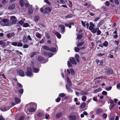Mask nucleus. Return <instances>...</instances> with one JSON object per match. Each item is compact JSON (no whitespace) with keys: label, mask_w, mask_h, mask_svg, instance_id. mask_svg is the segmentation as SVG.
<instances>
[{"label":"nucleus","mask_w":120,"mask_h":120,"mask_svg":"<svg viewBox=\"0 0 120 120\" xmlns=\"http://www.w3.org/2000/svg\"><path fill=\"white\" fill-rule=\"evenodd\" d=\"M90 26L89 27V29L93 33H95L96 32L98 29L97 28H94V27L95 26L92 22H90Z\"/></svg>","instance_id":"1"},{"label":"nucleus","mask_w":120,"mask_h":120,"mask_svg":"<svg viewBox=\"0 0 120 120\" xmlns=\"http://www.w3.org/2000/svg\"><path fill=\"white\" fill-rule=\"evenodd\" d=\"M67 83L68 84L66 85V87L67 89L68 90V91L69 92H72V90L70 88L69 86H72V84L71 82V81L68 77H67Z\"/></svg>","instance_id":"2"},{"label":"nucleus","mask_w":120,"mask_h":120,"mask_svg":"<svg viewBox=\"0 0 120 120\" xmlns=\"http://www.w3.org/2000/svg\"><path fill=\"white\" fill-rule=\"evenodd\" d=\"M26 75V76L30 77L33 75L32 70L30 67H28L27 68Z\"/></svg>","instance_id":"3"},{"label":"nucleus","mask_w":120,"mask_h":120,"mask_svg":"<svg viewBox=\"0 0 120 120\" xmlns=\"http://www.w3.org/2000/svg\"><path fill=\"white\" fill-rule=\"evenodd\" d=\"M51 9V8H50L49 7H47L45 8L44 13L48 14L50 12Z\"/></svg>","instance_id":"4"},{"label":"nucleus","mask_w":120,"mask_h":120,"mask_svg":"<svg viewBox=\"0 0 120 120\" xmlns=\"http://www.w3.org/2000/svg\"><path fill=\"white\" fill-rule=\"evenodd\" d=\"M7 19H4L2 20H1L0 21V24L2 26H4L6 24V22H7Z\"/></svg>","instance_id":"5"},{"label":"nucleus","mask_w":120,"mask_h":120,"mask_svg":"<svg viewBox=\"0 0 120 120\" xmlns=\"http://www.w3.org/2000/svg\"><path fill=\"white\" fill-rule=\"evenodd\" d=\"M59 27L60 28L61 33L63 34L65 32V26L63 25H60L59 26Z\"/></svg>","instance_id":"6"},{"label":"nucleus","mask_w":120,"mask_h":120,"mask_svg":"<svg viewBox=\"0 0 120 120\" xmlns=\"http://www.w3.org/2000/svg\"><path fill=\"white\" fill-rule=\"evenodd\" d=\"M15 8V5L14 4H10L8 7L9 10H11L14 9Z\"/></svg>","instance_id":"7"},{"label":"nucleus","mask_w":120,"mask_h":120,"mask_svg":"<svg viewBox=\"0 0 120 120\" xmlns=\"http://www.w3.org/2000/svg\"><path fill=\"white\" fill-rule=\"evenodd\" d=\"M27 2V0H20L19 3L20 6L21 7L24 6L25 3Z\"/></svg>","instance_id":"8"},{"label":"nucleus","mask_w":120,"mask_h":120,"mask_svg":"<svg viewBox=\"0 0 120 120\" xmlns=\"http://www.w3.org/2000/svg\"><path fill=\"white\" fill-rule=\"evenodd\" d=\"M70 61L72 64H77L75 60V59L74 58H70Z\"/></svg>","instance_id":"9"},{"label":"nucleus","mask_w":120,"mask_h":120,"mask_svg":"<svg viewBox=\"0 0 120 120\" xmlns=\"http://www.w3.org/2000/svg\"><path fill=\"white\" fill-rule=\"evenodd\" d=\"M34 10V9L32 7H30L28 9V14H32Z\"/></svg>","instance_id":"10"},{"label":"nucleus","mask_w":120,"mask_h":120,"mask_svg":"<svg viewBox=\"0 0 120 120\" xmlns=\"http://www.w3.org/2000/svg\"><path fill=\"white\" fill-rule=\"evenodd\" d=\"M69 117L71 120H75L76 118V116L74 115L70 116Z\"/></svg>","instance_id":"11"},{"label":"nucleus","mask_w":120,"mask_h":120,"mask_svg":"<svg viewBox=\"0 0 120 120\" xmlns=\"http://www.w3.org/2000/svg\"><path fill=\"white\" fill-rule=\"evenodd\" d=\"M19 74L20 75L22 76H24V72L21 70H20L19 71Z\"/></svg>","instance_id":"12"},{"label":"nucleus","mask_w":120,"mask_h":120,"mask_svg":"<svg viewBox=\"0 0 120 120\" xmlns=\"http://www.w3.org/2000/svg\"><path fill=\"white\" fill-rule=\"evenodd\" d=\"M75 57L77 62H79V55L78 54H76L75 55Z\"/></svg>","instance_id":"13"},{"label":"nucleus","mask_w":120,"mask_h":120,"mask_svg":"<svg viewBox=\"0 0 120 120\" xmlns=\"http://www.w3.org/2000/svg\"><path fill=\"white\" fill-rule=\"evenodd\" d=\"M15 103L17 104L19 103L20 102V99L16 97L15 98Z\"/></svg>","instance_id":"14"},{"label":"nucleus","mask_w":120,"mask_h":120,"mask_svg":"<svg viewBox=\"0 0 120 120\" xmlns=\"http://www.w3.org/2000/svg\"><path fill=\"white\" fill-rule=\"evenodd\" d=\"M106 71L107 73L109 74H111L112 73V69L110 68H108L106 69Z\"/></svg>","instance_id":"15"},{"label":"nucleus","mask_w":120,"mask_h":120,"mask_svg":"<svg viewBox=\"0 0 120 120\" xmlns=\"http://www.w3.org/2000/svg\"><path fill=\"white\" fill-rule=\"evenodd\" d=\"M73 16V15L71 14H69L65 16V17L66 18H71Z\"/></svg>","instance_id":"16"},{"label":"nucleus","mask_w":120,"mask_h":120,"mask_svg":"<svg viewBox=\"0 0 120 120\" xmlns=\"http://www.w3.org/2000/svg\"><path fill=\"white\" fill-rule=\"evenodd\" d=\"M55 34L58 38L59 39L61 38V35L59 33L56 32L55 33Z\"/></svg>","instance_id":"17"},{"label":"nucleus","mask_w":120,"mask_h":120,"mask_svg":"<svg viewBox=\"0 0 120 120\" xmlns=\"http://www.w3.org/2000/svg\"><path fill=\"white\" fill-rule=\"evenodd\" d=\"M36 36L38 38H40L41 37V34L38 32H37L36 34Z\"/></svg>","instance_id":"18"},{"label":"nucleus","mask_w":120,"mask_h":120,"mask_svg":"<svg viewBox=\"0 0 120 120\" xmlns=\"http://www.w3.org/2000/svg\"><path fill=\"white\" fill-rule=\"evenodd\" d=\"M11 25V22L8 21V20H7V22H6V24H5V26H9Z\"/></svg>","instance_id":"19"},{"label":"nucleus","mask_w":120,"mask_h":120,"mask_svg":"<svg viewBox=\"0 0 120 120\" xmlns=\"http://www.w3.org/2000/svg\"><path fill=\"white\" fill-rule=\"evenodd\" d=\"M42 47L43 49H45L47 51H49V50L50 48L49 47L47 46H42Z\"/></svg>","instance_id":"20"},{"label":"nucleus","mask_w":120,"mask_h":120,"mask_svg":"<svg viewBox=\"0 0 120 120\" xmlns=\"http://www.w3.org/2000/svg\"><path fill=\"white\" fill-rule=\"evenodd\" d=\"M101 90V88H98L95 90L94 91V93H96L98 92H100Z\"/></svg>","instance_id":"21"},{"label":"nucleus","mask_w":120,"mask_h":120,"mask_svg":"<svg viewBox=\"0 0 120 120\" xmlns=\"http://www.w3.org/2000/svg\"><path fill=\"white\" fill-rule=\"evenodd\" d=\"M62 115V113H59L57 114L56 115V117L57 118H59Z\"/></svg>","instance_id":"22"},{"label":"nucleus","mask_w":120,"mask_h":120,"mask_svg":"<svg viewBox=\"0 0 120 120\" xmlns=\"http://www.w3.org/2000/svg\"><path fill=\"white\" fill-rule=\"evenodd\" d=\"M80 94L82 95H86L88 94L87 92L83 91H81L80 92Z\"/></svg>","instance_id":"23"},{"label":"nucleus","mask_w":120,"mask_h":120,"mask_svg":"<svg viewBox=\"0 0 120 120\" xmlns=\"http://www.w3.org/2000/svg\"><path fill=\"white\" fill-rule=\"evenodd\" d=\"M22 40L23 42L24 43H26L27 42V39L25 36H24L22 39Z\"/></svg>","instance_id":"24"},{"label":"nucleus","mask_w":120,"mask_h":120,"mask_svg":"<svg viewBox=\"0 0 120 120\" xmlns=\"http://www.w3.org/2000/svg\"><path fill=\"white\" fill-rule=\"evenodd\" d=\"M33 70L34 72L35 73L38 72L39 70L38 68H33Z\"/></svg>","instance_id":"25"},{"label":"nucleus","mask_w":120,"mask_h":120,"mask_svg":"<svg viewBox=\"0 0 120 120\" xmlns=\"http://www.w3.org/2000/svg\"><path fill=\"white\" fill-rule=\"evenodd\" d=\"M104 23L103 21L102 20L100 21L98 23V27H100L101 25H102Z\"/></svg>","instance_id":"26"},{"label":"nucleus","mask_w":120,"mask_h":120,"mask_svg":"<svg viewBox=\"0 0 120 120\" xmlns=\"http://www.w3.org/2000/svg\"><path fill=\"white\" fill-rule=\"evenodd\" d=\"M35 110V109L34 108H30L29 109V111L31 112H34Z\"/></svg>","instance_id":"27"},{"label":"nucleus","mask_w":120,"mask_h":120,"mask_svg":"<svg viewBox=\"0 0 120 120\" xmlns=\"http://www.w3.org/2000/svg\"><path fill=\"white\" fill-rule=\"evenodd\" d=\"M49 50L53 52H55L56 51V49L52 47Z\"/></svg>","instance_id":"28"},{"label":"nucleus","mask_w":120,"mask_h":120,"mask_svg":"<svg viewBox=\"0 0 120 120\" xmlns=\"http://www.w3.org/2000/svg\"><path fill=\"white\" fill-rule=\"evenodd\" d=\"M103 46L105 47H107L108 46V43L107 41H105L103 43Z\"/></svg>","instance_id":"29"},{"label":"nucleus","mask_w":120,"mask_h":120,"mask_svg":"<svg viewBox=\"0 0 120 120\" xmlns=\"http://www.w3.org/2000/svg\"><path fill=\"white\" fill-rule=\"evenodd\" d=\"M38 60L39 61H42L43 60V58L42 57L39 56L38 57Z\"/></svg>","instance_id":"30"},{"label":"nucleus","mask_w":120,"mask_h":120,"mask_svg":"<svg viewBox=\"0 0 120 120\" xmlns=\"http://www.w3.org/2000/svg\"><path fill=\"white\" fill-rule=\"evenodd\" d=\"M16 86L17 87H19V88H22V85L21 84L18 82L17 83L16 85Z\"/></svg>","instance_id":"31"},{"label":"nucleus","mask_w":120,"mask_h":120,"mask_svg":"<svg viewBox=\"0 0 120 120\" xmlns=\"http://www.w3.org/2000/svg\"><path fill=\"white\" fill-rule=\"evenodd\" d=\"M86 105V103L85 102L83 103L81 105L80 107L82 109L84 108L85 106Z\"/></svg>","instance_id":"32"},{"label":"nucleus","mask_w":120,"mask_h":120,"mask_svg":"<svg viewBox=\"0 0 120 120\" xmlns=\"http://www.w3.org/2000/svg\"><path fill=\"white\" fill-rule=\"evenodd\" d=\"M9 108H9L8 109H6V108L5 107H3L1 109V110L3 111H6Z\"/></svg>","instance_id":"33"},{"label":"nucleus","mask_w":120,"mask_h":120,"mask_svg":"<svg viewBox=\"0 0 120 120\" xmlns=\"http://www.w3.org/2000/svg\"><path fill=\"white\" fill-rule=\"evenodd\" d=\"M29 26V24L27 23H24L23 25V27H28Z\"/></svg>","instance_id":"34"},{"label":"nucleus","mask_w":120,"mask_h":120,"mask_svg":"<svg viewBox=\"0 0 120 120\" xmlns=\"http://www.w3.org/2000/svg\"><path fill=\"white\" fill-rule=\"evenodd\" d=\"M84 41L81 42L79 43H78L77 45V46H82L84 43Z\"/></svg>","instance_id":"35"},{"label":"nucleus","mask_w":120,"mask_h":120,"mask_svg":"<svg viewBox=\"0 0 120 120\" xmlns=\"http://www.w3.org/2000/svg\"><path fill=\"white\" fill-rule=\"evenodd\" d=\"M75 108V105H72L70 107V109L72 110H74Z\"/></svg>","instance_id":"36"},{"label":"nucleus","mask_w":120,"mask_h":120,"mask_svg":"<svg viewBox=\"0 0 120 120\" xmlns=\"http://www.w3.org/2000/svg\"><path fill=\"white\" fill-rule=\"evenodd\" d=\"M87 98L86 96H83L82 98V100L83 101H85L86 99Z\"/></svg>","instance_id":"37"},{"label":"nucleus","mask_w":120,"mask_h":120,"mask_svg":"<svg viewBox=\"0 0 120 120\" xmlns=\"http://www.w3.org/2000/svg\"><path fill=\"white\" fill-rule=\"evenodd\" d=\"M20 94H22L23 92V90L22 88L21 89L19 90H18Z\"/></svg>","instance_id":"38"},{"label":"nucleus","mask_w":120,"mask_h":120,"mask_svg":"<svg viewBox=\"0 0 120 120\" xmlns=\"http://www.w3.org/2000/svg\"><path fill=\"white\" fill-rule=\"evenodd\" d=\"M65 96L64 94L63 93H61L59 95V96L61 97H63Z\"/></svg>","instance_id":"39"},{"label":"nucleus","mask_w":120,"mask_h":120,"mask_svg":"<svg viewBox=\"0 0 120 120\" xmlns=\"http://www.w3.org/2000/svg\"><path fill=\"white\" fill-rule=\"evenodd\" d=\"M45 40V38L43 37L41 40L40 41V43H43L44 41Z\"/></svg>","instance_id":"40"},{"label":"nucleus","mask_w":120,"mask_h":120,"mask_svg":"<svg viewBox=\"0 0 120 120\" xmlns=\"http://www.w3.org/2000/svg\"><path fill=\"white\" fill-rule=\"evenodd\" d=\"M115 105L113 104H111L110 105V106L109 107V109L110 110L112 109V108Z\"/></svg>","instance_id":"41"},{"label":"nucleus","mask_w":120,"mask_h":120,"mask_svg":"<svg viewBox=\"0 0 120 120\" xmlns=\"http://www.w3.org/2000/svg\"><path fill=\"white\" fill-rule=\"evenodd\" d=\"M112 88V87L111 86H110L108 87H106L105 88V89L107 91H109Z\"/></svg>","instance_id":"42"},{"label":"nucleus","mask_w":120,"mask_h":120,"mask_svg":"<svg viewBox=\"0 0 120 120\" xmlns=\"http://www.w3.org/2000/svg\"><path fill=\"white\" fill-rule=\"evenodd\" d=\"M11 44L15 46H17V43L16 42H12L11 43Z\"/></svg>","instance_id":"43"},{"label":"nucleus","mask_w":120,"mask_h":120,"mask_svg":"<svg viewBox=\"0 0 120 120\" xmlns=\"http://www.w3.org/2000/svg\"><path fill=\"white\" fill-rule=\"evenodd\" d=\"M80 50V48L76 47L75 48V51L76 52H78Z\"/></svg>","instance_id":"44"},{"label":"nucleus","mask_w":120,"mask_h":120,"mask_svg":"<svg viewBox=\"0 0 120 120\" xmlns=\"http://www.w3.org/2000/svg\"><path fill=\"white\" fill-rule=\"evenodd\" d=\"M45 35L46 38L48 39H49L50 37L49 34L47 33H45Z\"/></svg>","instance_id":"45"},{"label":"nucleus","mask_w":120,"mask_h":120,"mask_svg":"<svg viewBox=\"0 0 120 120\" xmlns=\"http://www.w3.org/2000/svg\"><path fill=\"white\" fill-rule=\"evenodd\" d=\"M70 71L71 72V74L72 75H74L75 74V72L74 70L72 69H70Z\"/></svg>","instance_id":"46"},{"label":"nucleus","mask_w":120,"mask_h":120,"mask_svg":"<svg viewBox=\"0 0 120 120\" xmlns=\"http://www.w3.org/2000/svg\"><path fill=\"white\" fill-rule=\"evenodd\" d=\"M10 18L11 19H13L14 20L16 19V17L15 16H11Z\"/></svg>","instance_id":"47"},{"label":"nucleus","mask_w":120,"mask_h":120,"mask_svg":"<svg viewBox=\"0 0 120 120\" xmlns=\"http://www.w3.org/2000/svg\"><path fill=\"white\" fill-rule=\"evenodd\" d=\"M36 52H34L32 53L31 54V57H32L33 56H35L36 54Z\"/></svg>","instance_id":"48"},{"label":"nucleus","mask_w":120,"mask_h":120,"mask_svg":"<svg viewBox=\"0 0 120 120\" xmlns=\"http://www.w3.org/2000/svg\"><path fill=\"white\" fill-rule=\"evenodd\" d=\"M65 25L66 26L68 27L69 28H71V26L69 23L65 24Z\"/></svg>","instance_id":"49"},{"label":"nucleus","mask_w":120,"mask_h":120,"mask_svg":"<svg viewBox=\"0 0 120 120\" xmlns=\"http://www.w3.org/2000/svg\"><path fill=\"white\" fill-rule=\"evenodd\" d=\"M44 1L48 4L49 5H50V3L48 0H44Z\"/></svg>","instance_id":"50"},{"label":"nucleus","mask_w":120,"mask_h":120,"mask_svg":"<svg viewBox=\"0 0 120 120\" xmlns=\"http://www.w3.org/2000/svg\"><path fill=\"white\" fill-rule=\"evenodd\" d=\"M22 44L20 42H19L17 44V46L18 47H22Z\"/></svg>","instance_id":"51"},{"label":"nucleus","mask_w":120,"mask_h":120,"mask_svg":"<svg viewBox=\"0 0 120 120\" xmlns=\"http://www.w3.org/2000/svg\"><path fill=\"white\" fill-rule=\"evenodd\" d=\"M102 94L103 95H106L107 94V92L105 91H103L102 93Z\"/></svg>","instance_id":"52"},{"label":"nucleus","mask_w":120,"mask_h":120,"mask_svg":"<svg viewBox=\"0 0 120 120\" xmlns=\"http://www.w3.org/2000/svg\"><path fill=\"white\" fill-rule=\"evenodd\" d=\"M42 115V113L39 112L37 114V116L39 117H41Z\"/></svg>","instance_id":"53"},{"label":"nucleus","mask_w":120,"mask_h":120,"mask_svg":"<svg viewBox=\"0 0 120 120\" xmlns=\"http://www.w3.org/2000/svg\"><path fill=\"white\" fill-rule=\"evenodd\" d=\"M50 116L48 114H46L45 115V118L46 119H48V117H49Z\"/></svg>","instance_id":"54"},{"label":"nucleus","mask_w":120,"mask_h":120,"mask_svg":"<svg viewBox=\"0 0 120 120\" xmlns=\"http://www.w3.org/2000/svg\"><path fill=\"white\" fill-rule=\"evenodd\" d=\"M17 21V19H16V20H13L12 21L11 23L12 24V23L13 24H15V23Z\"/></svg>","instance_id":"55"},{"label":"nucleus","mask_w":120,"mask_h":120,"mask_svg":"<svg viewBox=\"0 0 120 120\" xmlns=\"http://www.w3.org/2000/svg\"><path fill=\"white\" fill-rule=\"evenodd\" d=\"M86 22H84L83 21H81V23L82 25L84 27H85V24H86Z\"/></svg>","instance_id":"56"},{"label":"nucleus","mask_w":120,"mask_h":120,"mask_svg":"<svg viewBox=\"0 0 120 120\" xmlns=\"http://www.w3.org/2000/svg\"><path fill=\"white\" fill-rule=\"evenodd\" d=\"M39 19V17L38 16H35L34 17V20L35 21H37Z\"/></svg>","instance_id":"57"},{"label":"nucleus","mask_w":120,"mask_h":120,"mask_svg":"<svg viewBox=\"0 0 120 120\" xmlns=\"http://www.w3.org/2000/svg\"><path fill=\"white\" fill-rule=\"evenodd\" d=\"M61 100V98H58L56 100V101L57 102H59Z\"/></svg>","instance_id":"58"},{"label":"nucleus","mask_w":120,"mask_h":120,"mask_svg":"<svg viewBox=\"0 0 120 120\" xmlns=\"http://www.w3.org/2000/svg\"><path fill=\"white\" fill-rule=\"evenodd\" d=\"M19 23L20 25H22L23 23V22L22 20H20L19 22Z\"/></svg>","instance_id":"59"},{"label":"nucleus","mask_w":120,"mask_h":120,"mask_svg":"<svg viewBox=\"0 0 120 120\" xmlns=\"http://www.w3.org/2000/svg\"><path fill=\"white\" fill-rule=\"evenodd\" d=\"M102 117L105 119L107 117V115L106 113H104Z\"/></svg>","instance_id":"60"},{"label":"nucleus","mask_w":120,"mask_h":120,"mask_svg":"<svg viewBox=\"0 0 120 120\" xmlns=\"http://www.w3.org/2000/svg\"><path fill=\"white\" fill-rule=\"evenodd\" d=\"M11 34H8L7 35V37L8 38H11Z\"/></svg>","instance_id":"61"},{"label":"nucleus","mask_w":120,"mask_h":120,"mask_svg":"<svg viewBox=\"0 0 120 120\" xmlns=\"http://www.w3.org/2000/svg\"><path fill=\"white\" fill-rule=\"evenodd\" d=\"M114 42L115 44L117 45H118L119 43V41H114Z\"/></svg>","instance_id":"62"},{"label":"nucleus","mask_w":120,"mask_h":120,"mask_svg":"<svg viewBox=\"0 0 120 120\" xmlns=\"http://www.w3.org/2000/svg\"><path fill=\"white\" fill-rule=\"evenodd\" d=\"M82 37V36L81 35H77V38L78 39H81Z\"/></svg>","instance_id":"63"},{"label":"nucleus","mask_w":120,"mask_h":120,"mask_svg":"<svg viewBox=\"0 0 120 120\" xmlns=\"http://www.w3.org/2000/svg\"><path fill=\"white\" fill-rule=\"evenodd\" d=\"M114 2L117 4H119V1L118 0H114Z\"/></svg>","instance_id":"64"}]
</instances>
